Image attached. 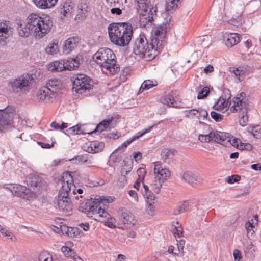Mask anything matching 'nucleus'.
Returning <instances> with one entry per match:
<instances>
[{
  "label": "nucleus",
  "instance_id": "1",
  "mask_svg": "<svg viewBox=\"0 0 261 261\" xmlns=\"http://www.w3.org/2000/svg\"><path fill=\"white\" fill-rule=\"evenodd\" d=\"M58 184L61 186L58 197V208L66 215H69L72 211L71 199L73 200L74 198L76 199L79 198L78 196H75V187L71 174L68 172L64 173Z\"/></svg>",
  "mask_w": 261,
  "mask_h": 261
},
{
  "label": "nucleus",
  "instance_id": "2",
  "mask_svg": "<svg viewBox=\"0 0 261 261\" xmlns=\"http://www.w3.org/2000/svg\"><path fill=\"white\" fill-rule=\"evenodd\" d=\"M109 36L114 44L125 47L129 44L133 37L131 24L127 22L112 23L108 27Z\"/></svg>",
  "mask_w": 261,
  "mask_h": 261
},
{
  "label": "nucleus",
  "instance_id": "3",
  "mask_svg": "<svg viewBox=\"0 0 261 261\" xmlns=\"http://www.w3.org/2000/svg\"><path fill=\"white\" fill-rule=\"evenodd\" d=\"M93 60L98 64L102 71L106 74L113 75L119 71L116 64V56L108 48H100L93 56Z\"/></svg>",
  "mask_w": 261,
  "mask_h": 261
},
{
  "label": "nucleus",
  "instance_id": "4",
  "mask_svg": "<svg viewBox=\"0 0 261 261\" xmlns=\"http://www.w3.org/2000/svg\"><path fill=\"white\" fill-rule=\"evenodd\" d=\"M29 20L32 34L36 38L41 39L47 34L53 26L52 19L49 16L41 17L36 13H31L27 18Z\"/></svg>",
  "mask_w": 261,
  "mask_h": 261
},
{
  "label": "nucleus",
  "instance_id": "5",
  "mask_svg": "<svg viewBox=\"0 0 261 261\" xmlns=\"http://www.w3.org/2000/svg\"><path fill=\"white\" fill-rule=\"evenodd\" d=\"M137 12L139 17L141 27H150L156 15V6H152L149 0H134Z\"/></svg>",
  "mask_w": 261,
  "mask_h": 261
},
{
  "label": "nucleus",
  "instance_id": "6",
  "mask_svg": "<svg viewBox=\"0 0 261 261\" xmlns=\"http://www.w3.org/2000/svg\"><path fill=\"white\" fill-rule=\"evenodd\" d=\"M156 47L154 43H152L151 40L149 43L145 36L141 35L135 40L133 52L140 58L150 61L154 59L160 51Z\"/></svg>",
  "mask_w": 261,
  "mask_h": 261
},
{
  "label": "nucleus",
  "instance_id": "7",
  "mask_svg": "<svg viewBox=\"0 0 261 261\" xmlns=\"http://www.w3.org/2000/svg\"><path fill=\"white\" fill-rule=\"evenodd\" d=\"M108 199L99 197L93 201V203L89 205L88 210V214L93 215V219L96 221L103 222L105 225L110 228L115 227V219L102 208V206L108 203Z\"/></svg>",
  "mask_w": 261,
  "mask_h": 261
},
{
  "label": "nucleus",
  "instance_id": "8",
  "mask_svg": "<svg viewBox=\"0 0 261 261\" xmlns=\"http://www.w3.org/2000/svg\"><path fill=\"white\" fill-rule=\"evenodd\" d=\"M247 101L246 94L244 92H241L233 98V105L229 109L231 113H240L241 118L239 120V123L242 126H245L248 120V117L247 115Z\"/></svg>",
  "mask_w": 261,
  "mask_h": 261
},
{
  "label": "nucleus",
  "instance_id": "9",
  "mask_svg": "<svg viewBox=\"0 0 261 261\" xmlns=\"http://www.w3.org/2000/svg\"><path fill=\"white\" fill-rule=\"evenodd\" d=\"M153 171L154 178L148 186L150 190L158 194L164 182L170 176V172L167 168H163L159 162L154 163Z\"/></svg>",
  "mask_w": 261,
  "mask_h": 261
},
{
  "label": "nucleus",
  "instance_id": "10",
  "mask_svg": "<svg viewBox=\"0 0 261 261\" xmlns=\"http://www.w3.org/2000/svg\"><path fill=\"white\" fill-rule=\"evenodd\" d=\"M71 80L73 84V90L75 94L80 96H85L89 94L90 90L93 87L91 79L83 74L74 75Z\"/></svg>",
  "mask_w": 261,
  "mask_h": 261
},
{
  "label": "nucleus",
  "instance_id": "11",
  "mask_svg": "<svg viewBox=\"0 0 261 261\" xmlns=\"http://www.w3.org/2000/svg\"><path fill=\"white\" fill-rule=\"evenodd\" d=\"M170 28V23L168 22L162 23L153 28V34L151 39L152 43H154L160 50L164 46L166 34Z\"/></svg>",
  "mask_w": 261,
  "mask_h": 261
},
{
  "label": "nucleus",
  "instance_id": "12",
  "mask_svg": "<svg viewBox=\"0 0 261 261\" xmlns=\"http://www.w3.org/2000/svg\"><path fill=\"white\" fill-rule=\"evenodd\" d=\"M33 80L32 75L28 73L23 74L17 78L12 79L8 84L10 89L14 93H19L22 90L27 89Z\"/></svg>",
  "mask_w": 261,
  "mask_h": 261
},
{
  "label": "nucleus",
  "instance_id": "13",
  "mask_svg": "<svg viewBox=\"0 0 261 261\" xmlns=\"http://www.w3.org/2000/svg\"><path fill=\"white\" fill-rule=\"evenodd\" d=\"M15 114L13 106L0 109V131L7 130L12 127V121Z\"/></svg>",
  "mask_w": 261,
  "mask_h": 261
},
{
  "label": "nucleus",
  "instance_id": "14",
  "mask_svg": "<svg viewBox=\"0 0 261 261\" xmlns=\"http://www.w3.org/2000/svg\"><path fill=\"white\" fill-rule=\"evenodd\" d=\"M112 122V120H104L102 122H101L99 124H98L96 128L94 130V131L91 132H89L86 131L85 127L86 126L84 125H76L74 126L70 127L69 129V131L70 132V134L72 135H80V134H91L96 132H101L105 130L109 125V124Z\"/></svg>",
  "mask_w": 261,
  "mask_h": 261
},
{
  "label": "nucleus",
  "instance_id": "15",
  "mask_svg": "<svg viewBox=\"0 0 261 261\" xmlns=\"http://www.w3.org/2000/svg\"><path fill=\"white\" fill-rule=\"evenodd\" d=\"M144 191L143 192V194L146 198V212L150 215H152L154 212V203L155 200V196L153 194V191L149 189L148 185L143 184Z\"/></svg>",
  "mask_w": 261,
  "mask_h": 261
},
{
  "label": "nucleus",
  "instance_id": "16",
  "mask_svg": "<svg viewBox=\"0 0 261 261\" xmlns=\"http://www.w3.org/2000/svg\"><path fill=\"white\" fill-rule=\"evenodd\" d=\"M6 188L10 190L12 194L23 199H29L31 195L30 189L20 185L10 186L9 187H6Z\"/></svg>",
  "mask_w": 261,
  "mask_h": 261
},
{
  "label": "nucleus",
  "instance_id": "17",
  "mask_svg": "<svg viewBox=\"0 0 261 261\" xmlns=\"http://www.w3.org/2000/svg\"><path fill=\"white\" fill-rule=\"evenodd\" d=\"M226 92H227V95H222L215 102L213 107L215 110L222 112H225L228 110L231 103L230 100L231 94L228 90Z\"/></svg>",
  "mask_w": 261,
  "mask_h": 261
},
{
  "label": "nucleus",
  "instance_id": "18",
  "mask_svg": "<svg viewBox=\"0 0 261 261\" xmlns=\"http://www.w3.org/2000/svg\"><path fill=\"white\" fill-rule=\"evenodd\" d=\"M11 34L12 30L9 22L0 20V45L6 44L7 40Z\"/></svg>",
  "mask_w": 261,
  "mask_h": 261
},
{
  "label": "nucleus",
  "instance_id": "19",
  "mask_svg": "<svg viewBox=\"0 0 261 261\" xmlns=\"http://www.w3.org/2000/svg\"><path fill=\"white\" fill-rule=\"evenodd\" d=\"M182 178L186 182L193 187L200 185L203 181V178L199 174L190 171L185 172Z\"/></svg>",
  "mask_w": 261,
  "mask_h": 261
},
{
  "label": "nucleus",
  "instance_id": "20",
  "mask_svg": "<svg viewBox=\"0 0 261 261\" xmlns=\"http://www.w3.org/2000/svg\"><path fill=\"white\" fill-rule=\"evenodd\" d=\"M223 41L228 47H232L240 41V37L238 33H225L223 35Z\"/></svg>",
  "mask_w": 261,
  "mask_h": 261
},
{
  "label": "nucleus",
  "instance_id": "21",
  "mask_svg": "<svg viewBox=\"0 0 261 261\" xmlns=\"http://www.w3.org/2000/svg\"><path fill=\"white\" fill-rule=\"evenodd\" d=\"M230 71L232 74V76H234L238 82L242 81L244 77L247 75L249 72L248 67L245 66L231 67L230 69Z\"/></svg>",
  "mask_w": 261,
  "mask_h": 261
},
{
  "label": "nucleus",
  "instance_id": "22",
  "mask_svg": "<svg viewBox=\"0 0 261 261\" xmlns=\"http://www.w3.org/2000/svg\"><path fill=\"white\" fill-rule=\"evenodd\" d=\"M82 62L83 58L81 55H77L74 58H69L67 60H65L66 70L70 71L75 70Z\"/></svg>",
  "mask_w": 261,
  "mask_h": 261
},
{
  "label": "nucleus",
  "instance_id": "23",
  "mask_svg": "<svg viewBox=\"0 0 261 261\" xmlns=\"http://www.w3.org/2000/svg\"><path fill=\"white\" fill-rule=\"evenodd\" d=\"M213 133L214 134L213 141L223 145L227 146L228 145L229 134L214 130H213Z\"/></svg>",
  "mask_w": 261,
  "mask_h": 261
},
{
  "label": "nucleus",
  "instance_id": "24",
  "mask_svg": "<svg viewBox=\"0 0 261 261\" xmlns=\"http://www.w3.org/2000/svg\"><path fill=\"white\" fill-rule=\"evenodd\" d=\"M120 220L126 228L132 227L136 223V220L133 215L128 212H124L122 213L120 217Z\"/></svg>",
  "mask_w": 261,
  "mask_h": 261
},
{
  "label": "nucleus",
  "instance_id": "25",
  "mask_svg": "<svg viewBox=\"0 0 261 261\" xmlns=\"http://www.w3.org/2000/svg\"><path fill=\"white\" fill-rule=\"evenodd\" d=\"M77 38L73 37L68 38L64 42L63 46V52L66 54L70 53L77 46Z\"/></svg>",
  "mask_w": 261,
  "mask_h": 261
},
{
  "label": "nucleus",
  "instance_id": "26",
  "mask_svg": "<svg viewBox=\"0 0 261 261\" xmlns=\"http://www.w3.org/2000/svg\"><path fill=\"white\" fill-rule=\"evenodd\" d=\"M65 60H59L53 61L47 65L48 70L54 71H62L66 70L65 66Z\"/></svg>",
  "mask_w": 261,
  "mask_h": 261
},
{
  "label": "nucleus",
  "instance_id": "27",
  "mask_svg": "<svg viewBox=\"0 0 261 261\" xmlns=\"http://www.w3.org/2000/svg\"><path fill=\"white\" fill-rule=\"evenodd\" d=\"M54 95L47 87L44 86L39 89L37 96L40 100L47 101L52 98Z\"/></svg>",
  "mask_w": 261,
  "mask_h": 261
},
{
  "label": "nucleus",
  "instance_id": "28",
  "mask_svg": "<svg viewBox=\"0 0 261 261\" xmlns=\"http://www.w3.org/2000/svg\"><path fill=\"white\" fill-rule=\"evenodd\" d=\"M18 32L19 35L23 37H27L31 34H32L29 20H27V23L23 22H20L18 24Z\"/></svg>",
  "mask_w": 261,
  "mask_h": 261
},
{
  "label": "nucleus",
  "instance_id": "29",
  "mask_svg": "<svg viewBox=\"0 0 261 261\" xmlns=\"http://www.w3.org/2000/svg\"><path fill=\"white\" fill-rule=\"evenodd\" d=\"M88 9L89 6L86 3H81L79 6L75 19L77 21L84 19L87 16Z\"/></svg>",
  "mask_w": 261,
  "mask_h": 261
},
{
  "label": "nucleus",
  "instance_id": "30",
  "mask_svg": "<svg viewBox=\"0 0 261 261\" xmlns=\"http://www.w3.org/2000/svg\"><path fill=\"white\" fill-rule=\"evenodd\" d=\"M45 87H47L53 94L60 89L62 87V83L59 79L52 78L48 80Z\"/></svg>",
  "mask_w": 261,
  "mask_h": 261
},
{
  "label": "nucleus",
  "instance_id": "31",
  "mask_svg": "<svg viewBox=\"0 0 261 261\" xmlns=\"http://www.w3.org/2000/svg\"><path fill=\"white\" fill-rule=\"evenodd\" d=\"M58 0H33L35 5L42 9L50 8L55 6Z\"/></svg>",
  "mask_w": 261,
  "mask_h": 261
},
{
  "label": "nucleus",
  "instance_id": "32",
  "mask_svg": "<svg viewBox=\"0 0 261 261\" xmlns=\"http://www.w3.org/2000/svg\"><path fill=\"white\" fill-rule=\"evenodd\" d=\"M161 102L169 107L177 108L180 106L179 103L175 100L172 95L167 94L161 98Z\"/></svg>",
  "mask_w": 261,
  "mask_h": 261
},
{
  "label": "nucleus",
  "instance_id": "33",
  "mask_svg": "<svg viewBox=\"0 0 261 261\" xmlns=\"http://www.w3.org/2000/svg\"><path fill=\"white\" fill-rule=\"evenodd\" d=\"M175 150L174 149L165 148L162 149L161 156L165 163H169L174 156Z\"/></svg>",
  "mask_w": 261,
  "mask_h": 261
},
{
  "label": "nucleus",
  "instance_id": "34",
  "mask_svg": "<svg viewBox=\"0 0 261 261\" xmlns=\"http://www.w3.org/2000/svg\"><path fill=\"white\" fill-rule=\"evenodd\" d=\"M157 85L158 82L156 81H152L150 80H145L142 84L139 90L138 93H141L144 90H149L151 88L156 86Z\"/></svg>",
  "mask_w": 261,
  "mask_h": 261
},
{
  "label": "nucleus",
  "instance_id": "35",
  "mask_svg": "<svg viewBox=\"0 0 261 261\" xmlns=\"http://www.w3.org/2000/svg\"><path fill=\"white\" fill-rule=\"evenodd\" d=\"M73 8L74 4L72 3H65L62 8L61 13L63 14L64 16H70L73 12Z\"/></svg>",
  "mask_w": 261,
  "mask_h": 261
},
{
  "label": "nucleus",
  "instance_id": "36",
  "mask_svg": "<svg viewBox=\"0 0 261 261\" xmlns=\"http://www.w3.org/2000/svg\"><path fill=\"white\" fill-rule=\"evenodd\" d=\"M59 50L58 43L56 42L50 43L45 48V52L48 55H54Z\"/></svg>",
  "mask_w": 261,
  "mask_h": 261
},
{
  "label": "nucleus",
  "instance_id": "37",
  "mask_svg": "<svg viewBox=\"0 0 261 261\" xmlns=\"http://www.w3.org/2000/svg\"><path fill=\"white\" fill-rule=\"evenodd\" d=\"M102 150V146L98 143L92 142L87 146L86 151L90 153H95L100 151Z\"/></svg>",
  "mask_w": 261,
  "mask_h": 261
},
{
  "label": "nucleus",
  "instance_id": "38",
  "mask_svg": "<svg viewBox=\"0 0 261 261\" xmlns=\"http://www.w3.org/2000/svg\"><path fill=\"white\" fill-rule=\"evenodd\" d=\"M38 261H53L52 255L47 251L40 252L38 256Z\"/></svg>",
  "mask_w": 261,
  "mask_h": 261
},
{
  "label": "nucleus",
  "instance_id": "39",
  "mask_svg": "<svg viewBox=\"0 0 261 261\" xmlns=\"http://www.w3.org/2000/svg\"><path fill=\"white\" fill-rule=\"evenodd\" d=\"M129 172V171L121 170V175L118 179V184L119 186L123 187L127 184V177L126 175Z\"/></svg>",
  "mask_w": 261,
  "mask_h": 261
},
{
  "label": "nucleus",
  "instance_id": "40",
  "mask_svg": "<svg viewBox=\"0 0 261 261\" xmlns=\"http://www.w3.org/2000/svg\"><path fill=\"white\" fill-rule=\"evenodd\" d=\"M214 134L213 133V130L210 131L207 134H201L198 136V140L202 142H208L213 141V137Z\"/></svg>",
  "mask_w": 261,
  "mask_h": 261
},
{
  "label": "nucleus",
  "instance_id": "41",
  "mask_svg": "<svg viewBox=\"0 0 261 261\" xmlns=\"http://www.w3.org/2000/svg\"><path fill=\"white\" fill-rule=\"evenodd\" d=\"M31 186L37 189H40L43 185V181L39 176H34L31 180Z\"/></svg>",
  "mask_w": 261,
  "mask_h": 261
},
{
  "label": "nucleus",
  "instance_id": "42",
  "mask_svg": "<svg viewBox=\"0 0 261 261\" xmlns=\"http://www.w3.org/2000/svg\"><path fill=\"white\" fill-rule=\"evenodd\" d=\"M180 0H168L166 5V11H172L175 10L178 6Z\"/></svg>",
  "mask_w": 261,
  "mask_h": 261
},
{
  "label": "nucleus",
  "instance_id": "43",
  "mask_svg": "<svg viewBox=\"0 0 261 261\" xmlns=\"http://www.w3.org/2000/svg\"><path fill=\"white\" fill-rule=\"evenodd\" d=\"M62 253L67 257L73 258L76 255L75 252L68 246H63L61 248Z\"/></svg>",
  "mask_w": 261,
  "mask_h": 261
},
{
  "label": "nucleus",
  "instance_id": "44",
  "mask_svg": "<svg viewBox=\"0 0 261 261\" xmlns=\"http://www.w3.org/2000/svg\"><path fill=\"white\" fill-rule=\"evenodd\" d=\"M185 114L186 116L190 118H198V109H191L188 110H186L185 111Z\"/></svg>",
  "mask_w": 261,
  "mask_h": 261
},
{
  "label": "nucleus",
  "instance_id": "45",
  "mask_svg": "<svg viewBox=\"0 0 261 261\" xmlns=\"http://www.w3.org/2000/svg\"><path fill=\"white\" fill-rule=\"evenodd\" d=\"M188 203L187 201H185L182 203H180L177 206V212H175V214H180L186 212L188 210Z\"/></svg>",
  "mask_w": 261,
  "mask_h": 261
},
{
  "label": "nucleus",
  "instance_id": "46",
  "mask_svg": "<svg viewBox=\"0 0 261 261\" xmlns=\"http://www.w3.org/2000/svg\"><path fill=\"white\" fill-rule=\"evenodd\" d=\"M254 218L255 222H254L253 220L252 219L251 221H252V222L248 221L245 224V228H246L247 231H248V232H249V231L252 230L253 228L255 226L254 224H257L258 223V217L257 216H254Z\"/></svg>",
  "mask_w": 261,
  "mask_h": 261
},
{
  "label": "nucleus",
  "instance_id": "47",
  "mask_svg": "<svg viewBox=\"0 0 261 261\" xmlns=\"http://www.w3.org/2000/svg\"><path fill=\"white\" fill-rule=\"evenodd\" d=\"M0 232L6 236L10 237V240L12 241H15L16 240V237L13 235L11 232L5 229L1 225L0 226Z\"/></svg>",
  "mask_w": 261,
  "mask_h": 261
},
{
  "label": "nucleus",
  "instance_id": "48",
  "mask_svg": "<svg viewBox=\"0 0 261 261\" xmlns=\"http://www.w3.org/2000/svg\"><path fill=\"white\" fill-rule=\"evenodd\" d=\"M211 117L216 122H217L222 121L224 119L223 115H222L221 114H219L217 112H216L215 111H212L211 112Z\"/></svg>",
  "mask_w": 261,
  "mask_h": 261
},
{
  "label": "nucleus",
  "instance_id": "49",
  "mask_svg": "<svg viewBox=\"0 0 261 261\" xmlns=\"http://www.w3.org/2000/svg\"><path fill=\"white\" fill-rule=\"evenodd\" d=\"M210 92V90L208 87H204L202 88V89L199 92L198 95H197V98L198 99H203L206 97L208 93Z\"/></svg>",
  "mask_w": 261,
  "mask_h": 261
},
{
  "label": "nucleus",
  "instance_id": "50",
  "mask_svg": "<svg viewBox=\"0 0 261 261\" xmlns=\"http://www.w3.org/2000/svg\"><path fill=\"white\" fill-rule=\"evenodd\" d=\"M176 223L178 225V226H175L173 228V231L176 237H177L178 238H180L182 234L183 229L181 227V226L179 225V222H177Z\"/></svg>",
  "mask_w": 261,
  "mask_h": 261
},
{
  "label": "nucleus",
  "instance_id": "51",
  "mask_svg": "<svg viewBox=\"0 0 261 261\" xmlns=\"http://www.w3.org/2000/svg\"><path fill=\"white\" fill-rule=\"evenodd\" d=\"M153 127V126H149L147 128H145L144 129H142V130L139 132L137 134H136L134 136H133L132 137L133 138L134 140H135L136 139H138L139 137L142 136L146 133L149 132L150 129Z\"/></svg>",
  "mask_w": 261,
  "mask_h": 261
},
{
  "label": "nucleus",
  "instance_id": "52",
  "mask_svg": "<svg viewBox=\"0 0 261 261\" xmlns=\"http://www.w3.org/2000/svg\"><path fill=\"white\" fill-rule=\"evenodd\" d=\"M229 140H228V145H231L232 146L237 147L238 146L239 144L241 143V140L238 138H236L230 135H229Z\"/></svg>",
  "mask_w": 261,
  "mask_h": 261
},
{
  "label": "nucleus",
  "instance_id": "53",
  "mask_svg": "<svg viewBox=\"0 0 261 261\" xmlns=\"http://www.w3.org/2000/svg\"><path fill=\"white\" fill-rule=\"evenodd\" d=\"M88 158L84 155H77L72 159L70 161H72L73 163L77 164L80 162L84 163L86 162V159Z\"/></svg>",
  "mask_w": 261,
  "mask_h": 261
},
{
  "label": "nucleus",
  "instance_id": "54",
  "mask_svg": "<svg viewBox=\"0 0 261 261\" xmlns=\"http://www.w3.org/2000/svg\"><path fill=\"white\" fill-rule=\"evenodd\" d=\"M50 126H51V127H53V128H54L56 129H57V130L59 129V130H62L64 129V128L67 127V123H62V125H60L56 121L53 122L51 123Z\"/></svg>",
  "mask_w": 261,
  "mask_h": 261
},
{
  "label": "nucleus",
  "instance_id": "55",
  "mask_svg": "<svg viewBox=\"0 0 261 261\" xmlns=\"http://www.w3.org/2000/svg\"><path fill=\"white\" fill-rule=\"evenodd\" d=\"M137 173L138 176V180L143 181L146 174L145 169L143 168H140L137 170Z\"/></svg>",
  "mask_w": 261,
  "mask_h": 261
},
{
  "label": "nucleus",
  "instance_id": "56",
  "mask_svg": "<svg viewBox=\"0 0 261 261\" xmlns=\"http://www.w3.org/2000/svg\"><path fill=\"white\" fill-rule=\"evenodd\" d=\"M198 113L199 119H200L202 117L203 118V119H205L208 116V113L207 111L205 109H203L202 108H198Z\"/></svg>",
  "mask_w": 261,
  "mask_h": 261
},
{
  "label": "nucleus",
  "instance_id": "57",
  "mask_svg": "<svg viewBox=\"0 0 261 261\" xmlns=\"http://www.w3.org/2000/svg\"><path fill=\"white\" fill-rule=\"evenodd\" d=\"M185 244V242L184 240L181 239L179 241H178L177 245L178 248V254L180 252H183Z\"/></svg>",
  "mask_w": 261,
  "mask_h": 261
},
{
  "label": "nucleus",
  "instance_id": "58",
  "mask_svg": "<svg viewBox=\"0 0 261 261\" xmlns=\"http://www.w3.org/2000/svg\"><path fill=\"white\" fill-rule=\"evenodd\" d=\"M240 179V177L238 175H233L228 177L227 181L229 183L232 184L236 181H237Z\"/></svg>",
  "mask_w": 261,
  "mask_h": 261
},
{
  "label": "nucleus",
  "instance_id": "59",
  "mask_svg": "<svg viewBox=\"0 0 261 261\" xmlns=\"http://www.w3.org/2000/svg\"><path fill=\"white\" fill-rule=\"evenodd\" d=\"M133 156L135 161L137 162H138L139 161L141 160L142 154L140 152H134Z\"/></svg>",
  "mask_w": 261,
  "mask_h": 261
},
{
  "label": "nucleus",
  "instance_id": "60",
  "mask_svg": "<svg viewBox=\"0 0 261 261\" xmlns=\"http://www.w3.org/2000/svg\"><path fill=\"white\" fill-rule=\"evenodd\" d=\"M128 194L132 198L134 199L135 201H138V195L136 191L133 190H129L128 191Z\"/></svg>",
  "mask_w": 261,
  "mask_h": 261
},
{
  "label": "nucleus",
  "instance_id": "61",
  "mask_svg": "<svg viewBox=\"0 0 261 261\" xmlns=\"http://www.w3.org/2000/svg\"><path fill=\"white\" fill-rule=\"evenodd\" d=\"M133 141H134L133 137L129 138V139L127 140L126 141L123 142L121 146H119L118 149L120 148L121 147H126L129 144H130Z\"/></svg>",
  "mask_w": 261,
  "mask_h": 261
},
{
  "label": "nucleus",
  "instance_id": "62",
  "mask_svg": "<svg viewBox=\"0 0 261 261\" xmlns=\"http://www.w3.org/2000/svg\"><path fill=\"white\" fill-rule=\"evenodd\" d=\"M111 13L119 15L122 13V10L118 8H113L111 9Z\"/></svg>",
  "mask_w": 261,
  "mask_h": 261
},
{
  "label": "nucleus",
  "instance_id": "63",
  "mask_svg": "<svg viewBox=\"0 0 261 261\" xmlns=\"http://www.w3.org/2000/svg\"><path fill=\"white\" fill-rule=\"evenodd\" d=\"M38 143L43 148H50L54 145L53 142H52L51 144L46 143L44 142H38Z\"/></svg>",
  "mask_w": 261,
  "mask_h": 261
},
{
  "label": "nucleus",
  "instance_id": "64",
  "mask_svg": "<svg viewBox=\"0 0 261 261\" xmlns=\"http://www.w3.org/2000/svg\"><path fill=\"white\" fill-rule=\"evenodd\" d=\"M256 127H255L254 128H252L248 130V132L252 134L253 136H254L255 138L258 137V134H257V130L256 129Z\"/></svg>",
  "mask_w": 261,
  "mask_h": 261
}]
</instances>
